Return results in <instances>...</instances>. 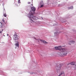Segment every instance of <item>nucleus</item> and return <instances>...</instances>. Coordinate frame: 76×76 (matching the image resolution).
Listing matches in <instances>:
<instances>
[{
	"label": "nucleus",
	"instance_id": "nucleus-26",
	"mask_svg": "<svg viewBox=\"0 0 76 76\" xmlns=\"http://www.w3.org/2000/svg\"><path fill=\"white\" fill-rule=\"evenodd\" d=\"M33 5L32 4H31V5L32 6Z\"/></svg>",
	"mask_w": 76,
	"mask_h": 76
},
{
	"label": "nucleus",
	"instance_id": "nucleus-21",
	"mask_svg": "<svg viewBox=\"0 0 76 76\" xmlns=\"http://www.w3.org/2000/svg\"><path fill=\"white\" fill-rule=\"evenodd\" d=\"M34 39H36V38L35 37H34Z\"/></svg>",
	"mask_w": 76,
	"mask_h": 76
},
{
	"label": "nucleus",
	"instance_id": "nucleus-3",
	"mask_svg": "<svg viewBox=\"0 0 76 76\" xmlns=\"http://www.w3.org/2000/svg\"><path fill=\"white\" fill-rule=\"evenodd\" d=\"M61 66L60 64H57L56 65V71L57 74H59L58 76H61L62 75L64 74V71L61 72Z\"/></svg>",
	"mask_w": 76,
	"mask_h": 76
},
{
	"label": "nucleus",
	"instance_id": "nucleus-9",
	"mask_svg": "<svg viewBox=\"0 0 76 76\" xmlns=\"http://www.w3.org/2000/svg\"><path fill=\"white\" fill-rule=\"evenodd\" d=\"M70 42H71V43H72V44H75V41L72 40L70 41Z\"/></svg>",
	"mask_w": 76,
	"mask_h": 76
},
{
	"label": "nucleus",
	"instance_id": "nucleus-28",
	"mask_svg": "<svg viewBox=\"0 0 76 76\" xmlns=\"http://www.w3.org/2000/svg\"><path fill=\"white\" fill-rule=\"evenodd\" d=\"M32 74H33V73H32Z\"/></svg>",
	"mask_w": 76,
	"mask_h": 76
},
{
	"label": "nucleus",
	"instance_id": "nucleus-14",
	"mask_svg": "<svg viewBox=\"0 0 76 76\" xmlns=\"http://www.w3.org/2000/svg\"><path fill=\"white\" fill-rule=\"evenodd\" d=\"M18 3L19 4L20 3V1H18Z\"/></svg>",
	"mask_w": 76,
	"mask_h": 76
},
{
	"label": "nucleus",
	"instance_id": "nucleus-7",
	"mask_svg": "<svg viewBox=\"0 0 76 76\" xmlns=\"http://www.w3.org/2000/svg\"><path fill=\"white\" fill-rule=\"evenodd\" d=\"M70 64H71V65H75V62H72Z\"/></svg>",
	"mask_w": 76,
	"mask_h": 76
},
{
	"label": "nucleus",
	"instance_id": "nucleus-18",
	"mask_svg": "<svg viewBox=\"0 0 76 76\" xmlns=\"http://www.w3.org/2000/svg\"><path fill=\"white\" fill-rule=\"evenodd\" d=\"M31 3V2H28V4H30Z\"/></svg>",
	"mask_w": 76,
	"mask_h": 76
},
{
	"label": "nucleus",
	"instance_id": "nucleus-17",
	"mask_svg": "<svg viewBox=\"0 0 76 76\" xmlns=\"http://www.w3.org/2000/svg\"><path fill=\"white\" fill-rule=\"evenodd\" d=\"M3 29H2V31H0V33L1 34V33H2V32H3Z\"/></svg>",
	"mask_w": 76,
	"mask_h": 76
},
{
	"label": "nucleus",
	"instance_id": "nucleus-25",
	"mask_svg": "<svg viewBox=\"0 0 76 76\" xmlns=\"http://www.w3.org/2000/svg\"><path fill=\"white\" fill-rule=\"evenodd\" d=\"M4 37H5V35H4Z\"/></svg>",
	"mask_w": 76,
	"mask_h": 76
},
{
	"label": "nucleus",
	"instance_id": "nucleus-5",
	"mask_svg": "<svg viewBox=\"0 0 76 76\" xmlns=\"http://www.w3.org/2000/svg\"><path fill=\"white\" fill-rule=\"evenodd\" d=\"M40 7H42L43 6H44V2H43V1H41L40 2Z\"/></svg>",
	"mask_w": 76,
	"mask_h": 76
},
{
	"label": "nucleus",
	"instance_id": "nucleus-23",
	"mask_svg": "<svg viewBox=\"0 0 76 76\" xmlns=\"http://www.w3.org/2000/svg\"><path fill=\"white\" fill-rule=\"evenodd\" d=\"M69 45H71V44L70 43H69Z\"/></svg>",
	"mask_w": 76,
	"mask_h": 76
},
{
	"label": "nucleus",
	"instance_id": "nucleus-1",
	"mask_svg": "<svg viewBox=\"0 0 76 76\" xmlns=\"http://www.w3.org/2000/svg\"><path fill=\"white\" fill-rule=\"evenodd\" d=\"M64 46H58V50L61 52H58V54L60 56H66L67 54V49L66 48H62Z\"/></svg>",
	"mask_w": 76,
	"mask_h": 76
},
{
	"label": "nucleus",
	"instance_id": "nucleus-8",
	"mask_svg": "<svg viewBox=\"0 0 76 76\" xmlns=\"http://www.w3.org/2000/svg\"><path fill=\"white\" fill-rule=\"evenodd\" d=\"M54 48L56 50H58V46L55 47H54Z\"/></svg>",
	"mask_w": 76,
	"mask_h": 76
},
{
	"label": "nucleus",
	"instance_id": "nucleus-15",
	"mask_svg": "<svg viewBox=\"0 0 76 76\" xmlns=\"http://www.w3.org/2000/svg\"><path fill=\"white\" fill-rule=\"evenodd\" d=\"M4 17H6V15L5 14H4Z\"/></svg>",
	"mask_w": 76,
	"mask_h": 76
},
{
	"label": "nucleus",
	"instance_id": "nucleus-20",
	"mask_svg": "<svg viewBox=\"0 0 76 76\" xmlns=\"http://www.w3.org/2000/svg\"><path fill=\"white\" fill-rule=\"evenodd\" d=\"M57 38H58V34L57 35Z\"/></svg>",
	"mask_w": 76,
	"mask_h": 76
},
{
	"label": "nucleus",
	"instance_id": "nucleus-6",
	"mask_svg": "<svg viewBox=\"0 0 76 76\" xmlns=\"http://www.w3.org/2000/svg\"><path fill=\"white\" fill-rule=\"evenodd\" d=\"M15 45L16 47L19 48V42H17V43H15Z\"/></svg>",
	"mask_w": 76,
	"mask_h": 76
},
{
	"label": "nucleus",
	"instance_id": "nucleus-22",
	"mask_svg": "<svg viewBox=\"0 0 76 76\" xmlns=\"http://www.w3.org/2000/svg\"><path fill=\"white\" fill-rule=\"evenodd\" d=\"M7 36H9V35L8 34H7Z\"/></svg>",
	"mask_w": 76,
	"mask_h": 76
},
{
	"label": "nucleus",
	"instance_id": "nucleus-12",
	"mask_svg": "<svg viewBox=\"0 0 76 76\" xmlns=\"http://www.w3.org/2000/svg\"><path fill=\"white\" fill-rule=\"evenodd\" d=\"M43 43L44 44H48V43L47 42H46V41L43 40Z\"/></svg>",
	"mask_w": 76,
	"mask_h": 76
},
{
	"label": "nucleus",
	"instance_id": "nucleus-19",
	"mask_svg": "<svg viewBox=\"0 0 76 76\" xmlns=\"http://www.w3.org/2000/svg\"><path fill=\"white\" fill-rule=\"evenodd\" d=\"M55 35H57V33H55Z\"/></svg>",
	"mask_w": 76,
	"mask_h": 76
},
{
	"label": "nucleus",
	"instance_id": "nucleus-10",
	"mask_svg": "<svg viewBox=\"0 0 76 76\" xmlns=\"http://www.w3.org/2000/svg\"><path fill=\"white\" fill-rule=\"evenodd\" d=\"M73 8V6H72L68 8V9H72Z\"/></svg>",
	"mask_w": 76,
	"mask_h": 76
},
{
	"label": "nucleus",
	"instance_id": "nucleus-13",
	"mask_svg": "<svg viewBox=\"0 0 76 76\" xmlns=\"http://www.w3.org/2000/svg\"><path fill=\"white\" fill-rule=\"evenodd\" d=\"M40 41H41V42H43L44 41V40H40Z\"/></svg>",
	"mask_w": 76,
	"mask_h": 76
},
{
	"label": "nucleus",
	"instance_id": "nucleus-16",
	"mask_svg": "<svg viewBox=\"0 0 76 76\" xmlns=\"http://www.w3.org/2000/svg\"><path fill=\"white\" fill-rule=\"evenodd\" d=\"M2 21L4 23V19H2Z\"/></svg>",
	"mask_w": 76,
	"mask_h": 76
},
{
	"label": "nucleus",
	"instance_id": "nucleus-27",
	"mask_svg": "<svg viewBox=\"0 0 76 76\" xmlns=\"http://www.w3.org/2000/svg\"><path fill=\"white\" fill-rule=\"evenodd\" d=\"M16 48V47H15V48Z\"/></svg>",
	"mask_w": 76,
	"mask_h": 76
},
{
	"label": "nucleus",
	"instance_id": "nucleus-11",
	"mask_svg": "<svg viewBox=\"0 0 76 76\" xmlns=\"http://www.w3.org/2000/svg\"><path fill=\"white\" fill-rule=\"evenodd\" d=\"M0 28H2V23H0Z\"/></svg>",
	"mask_w": 76,
	"mask_h": 76
},
{
	"label": "nucleus",
	"instance_id": "nucleus-2",
	"mask_svg": "<svg viewBox=\"0 0 76 76\" xmlns=\"http://www.w3.org/2000/svg\"><path fill=\"white\" fill-rule=\"evenodd\" d=\"M31 10L32 11L30 12L29 13L28 15V17L30 18V20L31 22V23H33L34 22V20H32L31 18L34 20H37L38 19V18L37 17L33 16V14L34 13V12L35 11V7H33L31 8ZM32 11L33 12H32Z\"/></svg>",
	"mask_w": 76,
	"mask_h": 76
},
{
	"label": "nucleus",
	"instance_id": "nucleus-24",
	"mask_svg": "<svg viewBox=\"0 0 76 76\" xmlns=\"http://www.w3.org/2000/svg\"><path fill=\"white\" fill-rule=\"evenodd\" d=\"M20 0H18V1H20Z\"/></svg>",
	"mask_w": 76,
	"mask_h": 76
},
{
	"label": "nucleus",
	"instance_id": "nucleus-4",
	"mask_svg": "<svg viewBox=\"0 0 76 76\" xmlns=\"http://www.w3.org/2000/svg\"><path fill=\"white\" fill-rule=\"evenodd\" d=\"M13 38L14 40H18L19 39V36L17 35H14Z\"/></svg>",
	"mask_w": 76,
	"mask_h": 76
}]
</instances>
